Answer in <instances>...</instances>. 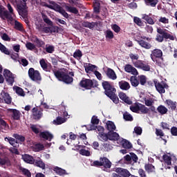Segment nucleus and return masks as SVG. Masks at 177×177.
I'll list each match as a JSON object with an SVG mask.
<instances>
[{"mask_svg":"<svg viewBox=\"0 0 177 177\" xmlns=\"http://www.w3.org/2000/svg\"><path fill=\"white\" fill-rule=\"evenodd\" d=\"M120 89L124 91H128L130 89V84L124 80H122L118 82Z\"/></svg>","mask_w":177,"mask_h":177,"instance_id":"obj_25","label":"nucleus"},{"mask_svg":"<svg viewBox=\"0 0 177 177\" xmlns=\"http://www.w3.org/2000/svg\"><path fill=\"white\" fill-rule=\"evenodd\" d=\"M53 74L56 79L66 84H71L74 81V78L73 77H74V72L69 73L70 75L72 77L69 76V75L66 72L60 71H53Z\"/></svg>","mask_w":177,"mask_h":177,"instance_id":"obj_2","label":"nucleus"},{"mask_svg":"<svg viewBox=\"0 0 177 177\" xmlns=\"http://www.w3.org/2000/svg\"><path fill=\"white\" fill-rule=\"evenodd\" d=\"M113 170L115 173H112V177H130L131 176V172L127 169L116 167Z\"/></svg>","mask_w":177,"mask_h":177,"instance_id":"obj_6","label":"nucleus"},{"mask_svg":"<svg viewBox=\"0 0 177 177\" xmlns=\"http://www.w3.org/2000/svg\"><path fill=\"white\" fill-rule=\"evenodd\" d=\"M17 10L19 15H26L28 13V10L26 9V4L23 3H17Z\"/></svg>","mask_w":177,"mask_h":177,"instance_id":"obj_12","label":"nucleus"},{"mask_svg":"<svg viewBox=\"0 0 177 177\" xmlns=\"http://www.w3.org/2000/svg\"><path fill=\"white\" fill-rule=\"evenodd\" d=\"M102 86L103 87L104 91V93L106 95L107 97L111 99L113 103L118 104L119 98L115 94L117 92L116 88L114 85L111 84L109 81H103L102 83Z\"/></svg>","mask_w":177,"mask_h":177,"instance_id":"obj_1","label":"nucleus"},{"mask_svg":"<svg viewBox=\"0 0 177 177\" xmlns=\"http://www.w3.org/2000/svg\"><path fill=\"white\" fill-rule=\"evenodd\" d=\"M12 100V98L11 95H10L8 92H6L4 91H2L1 92L0 103L11 104Z\"/></svg>","mask_w":177,"mask_h":177,"instance_id":"obj_9","label":"nucleus"},{"mask_svg":"<svg viewBox=\"0 0 177 177\" xmlns=\"http://www.w3.org/2000/svg\"><path fill=\"white\" fill-rule=\"evenodd\" d=\"M15 93L19 95V96L25 97L26 93L22 88L17 86L15 88Z\"/></svg>","mask_w":177,"mask_h":177,"instance_id":"obj_48","label":"nucleus"},{"mask_svg":"<svg viewBox=\"0 0 177 177\" xmlns=\"http://www.w3.org/2000/svg\"><path fill=\"white\" fill-rule=\"evenodd\" d=\"M50 3H51V5H53V6H48V8L53 9V10H55V12H58L60 13L61 10H62V6H60L59 4L56 3L53 1H51V2H50Z\"/></svg>","mask_w":177,"mask_h":177,"instance_id":"obj_28","label":"nucleus"},{"mask_svg":"<svg viewBox=\"0 0 177 177\" xmlns=\"http://www.w3.org/2000/svg\"><path fill=\"white\" fill-rule=\"evenodd\" d=\"M106 129L109 131H113L116 130V126L112 121L106 122Z\"/></svg>","mask_w":177,"mask_h":177,"instance_id":"obj_33","label":"nucleus"},{"mask_svg":"<svg viewBox=\"0 0 177 177\" xmlns=\"http://www.w3.org/2000/svg\"><path fill=\"white\" fill-rule=\"evenodd\" d=\"M131 86H133L134 87H137L139 84V81L136 77H133V78L131 77Z\"/></svg>","mask_w":177,"mask_h":177,"instance_id":"obj_60","label":"nucleus"},{"mask_svg":"<svg viewBox=\"0 0 177 177\" xmlns=\"http://www.w3.org/2000/svg\"><path fill=\"white\" fill-rule=\"evenodd\" d=\"M8 111L12 113V118L14 120H19L21 113L18 109H8Z\"/></svg>","mask_w":177,"mask_h":177,"instance_id":"obj_13","label":"nucleus"},{"mask_svg":"<svg viewBox=\"0 0 177 177\" xmlns=\"http://www.w3.org/2000/svg\"><path fill=\"white\" fill-rule=\"evenodd\" d=\"M3 75L7 83L10 86H12L13 83H15V75H13L10 71L5 68Z\"/></svg>","mask_w":177,"mask_h":177,"instance_id":"obj_10","label":"nucleus"},{"mask_svg":"<svg viewBox=\"0 0 177 177\" xmlns=\"http://www.w3.org/2000/svg\"><path fill=\"white\" fill-rule=\"evenodd\" d=\"M154 85L156 89L160 94L165 93V89H168L169 86L165 81L158 82L157 80H154Z\"/></svg>","mask_w":177,"mask_h":177,"instance_id":"obj_7","label":"nucleus"},{"mask_svg":"<svg viewBox=\"0 0 177 177\" xmlns=\"http://www.w3.org/2000/svg\"><path fill=\"white\" fill-rule=\"evenodd\" d=\"M108 140H113V141H120V135L117 132H114V131L108 132Z\"/></svg>","mask_w":177,"mask_h":177,"instance_id":"obj_17","label":"nucleus"},{"mask_svg":"<svg viewBox=\"0 0 177 177\" xmlns=\"http://www.w3.org/2000/svg\"><path fill=\"white\" fill-rule=\"evenodd\" d=\"M124 71L127 73H131L133 75H138V71L136 68L133 67L131 64H126Z\"/></svg>","mask_w":177,"mask_h":177,"instance_id":"obj_23","label":"nucleus"},{"mask_svg":"<svg viewBox=\"0 0 177 177\" xmlns=\"http://www.w3.org/2000/svg\"><path fill=\"white\" fill-rule=\"evenodd\" d=\"M80 153L82 155V156H87V157H89L91 155L90 151H88L87 149H80Z\"/></svg>","mask_w":177,"mask_h":177,"instance_id":"obj_58","label":"nucleus"},{"mask_svg":"<svg viewBox=\"0 0 177 177\" xmlns=\"http://www.w3.org/2000/svg\"><path fill=\"white\" fill-rule=\"evenodd\" d=\"M142 19L145 20L149 25H154V20L151 17H149L148 15L144 14Z\"/></svg>","mask_w":177,"mask_h":177,"instance_id":"obj_42","label":"nucleus"},{"mask_svg":"<svg viewBox=\"0 0 177 177\" xmlns=\"http://www.w3.org/2000/svg\"><path fill=\"white\" fill-rule=\"evenodd\" d=\"M26 49L28 50H37L36 44L31 43V41H27L26 44Z\"/></svg>","mask_w":177,"mask_h":177,"instance_id":"obj_40","label":"nucleus"},{"mask_svg":"<svg viewBox=\"0 0 177 177\" xmlns=\"http://www.w3.org/2000/svg\"><path fill=\"white\" fill-rule=\"evenodd\" d=\"M157 32L158 34L156 35V40H157L158 42H162L164 39H170L172 41L175 40V37L173 36V35L169 33L167 29L159 27L157 28Z\"/></svg>","mask_w":177,"mask_h":177,"instance_id":"obj_4","label":"nucleus"},{"mask_svg":"<svg viewBox=\"0 0 177 177\" xmlns=\"http://www.w3.org/2000/svg\"><path fill=\"white\" fill-rule=\"evenodd\" d=\"M39 64H40L41 66L42 67V69L46 71V72H48V64L46 63V62L44 59H41L39 61Z\"/></svg>","mask_w":177,"mask_h":177,"instance_id":"obj_54","label":"nucleus"},{"mask_svg":"<svg viewBox=\"0 0 177 177\" xmlns=\"http://www.w3.org/2000/svg\"><path fill=\"white\" fill-rule=\"evenodd\" d=\"M22 159L28 164H35V159L32 156L25 154L22 156Z\"/></svg>","mask_w":177,"mask_h":177,"instance_id":"obj_24","label":"nucleus"},{"mask_svg":"<svg viewBox=\"0 0 177 177\" xmlns=\"http://www.w3.org/2000/svg\"><path fill=\"white\" fill-rule=\"evenodd\" d=\"M93 12H95L96 15H99V13L100 12V3L95 1L93 3Z\"/></svg>","mask_w":177,"mask_h":177,"instance_id":"obj_39","label":"nucleus"},{"mask_svg":"<svg viewBox=\"0 0 177 177\" xmlns=\"http://www.w3.org/2000/svg\"><path fill=\"white\" fill-rule=\"evenodd\" d=\"M41 17H42V19L43 21L47 24L48 26H53V23L52 22V21L50 19H49V17L47 16V15L44 14V13H41Z\"/></svg>","mask_w":177,"mask_h":177,"instance_id":"obj_41","label":"nucleus"},{"mask_svg":"<svg viewBox=\"0 0 177 177\" xmlns=\"http://www.w3.org/2000/svg\"><path fill=\"white\" fill-rule=\"evenodd\" d=\"M34 165L37 167L41 168L42 169H44L46 168L45 163L41 160H35Z\"/></svg>","mask_w":177,"mask_h":177,"instance_id":"obj_51","label":"nucleus"},{"mask_svg":"<svg viewBox=\"0 0 177 177\" xmlns=\"http://www.w3.org/2000/svg\"><path fill=\"white\" fill-rule=\"evenodd\" d=\"M0 18L3 19H5L6 18L9 19L10 21L12 20V15L9 14L8 10L3 11L1 7H0Z\"/></svg>","mask_w":177,"mask_h":177,"instance_id":"obj_19","label":"nucleus"},{"mask_svg":"<svg viewBox=\"0 0 177 177\" xmlns=\"http://www.w3.org/2000/svg\"><path fill=\"white\" fill-rule=\"evenodd\" d=\"M80 87L84 88L86 90H91L92 88H96L99 86L97 81L94 79L82 78L80 83Z\"/></svg>","mask_w":177,"mask_h":177,"instance_id":"obj_5","label":"nucleus"},{"mask_svg":"<svg viewBox=\"0 0 177 177\" xmlns=\"http://www.w3.org/2000/svg\"><path fill=\"white\" fill-rule=\"evenodd\" d=\"M9 129V124L3 120V119L0 118V130H8Z\"/></svg>","mask_w":177,"mask_h":177,"instance_id":"obj_37","label":"nucleus"},{"mask_svg":"<svg viewBox=\"0 0 177 177\" xmlns=\"http://www.w3.org/2000/svg\"><path fill=\"white\" fill-rule=\"evenodd\" d=\"M130 110L133 111V113H138L140 111V102H135L133 105H131Z\"/></svg>","mask_w":177,"mask_h":177,"instance_id":"obj_36","label":"nucleus"},{"mask_svg":"<svg viewBox=\"0 0 177 177\" xmlns=\"http://www.w3.org/2000/svg\"><path fill=\"white\" fill-rule=\"evenodd\" d=\"M123 118L126 121H133V115H131L130 113H128L127 111L124 112V113L123 114Z\"/></svg>","mask_w":177,"mask_h":177,"instance_id":"obj_52","label":"nucleus"},{"mask_svg":"<svg viewBox=\"0 0 177 177\" xmlns=\"http://www.w3.org/2000/svg\"><path fill=\"white\" fill-rule=\"evenodd\" d=\"M145 3L148 6H151V8H156L157 3H158V0H145Z\"/></svg>","mask_w":177,"mask_h":177,"instance_id":"obj_38","label":"nucleus"},{"mask_svg":"<svg viewBox=\"0 0 177 177\" xmlns=\"http://www.w3.org/2000/svg\"><path fill=\"white\" fill-rule=\"evenodd\" d=\"M103 149L104 151H109L112 150L113 146L109 144V142H104Z\"/></svg>","mask_w":177,"mask_h":177,"instance_id":"obj_55","label":"nucleus"},{"mask_svg":"<svg viewBox=\"0 0 177 177\" xmlns=\"http://www.w3.org/2000/svg\"><path fill=\"white\" fill-rule=\"evenodd\" d=\"M53 171H55V173L59 175L60 176H62L63 175L67 174V172H66V169H64L62 168H59L57 166L54 167Z\"/></svg>","mask_w":177,"mask_h":177,"instance_id":"obj_32","label":"nucleus"},{"mask_svg":"<svg viewBox=\"0 0 177 177\" xmlns=\"http://www.w3.org/2000/svg\"><path fill=\"white\" fill-rule=\"evenodd\" d=\"M139 111H141L142 114L149 113V109L145 106V105L140 104H139Z\"/></svg>","mask_w":177,"mask_h":177,"instance_id":"obj_45","label":"nucleus"},{"mask_svg":"<svg viewBox=\"0 0 177 177\" xmlns=\"http://www.w3.org/2000/svg\"><path fill=\"white\" fill-rule=\"evenodd\" d=\"M95 26V22H91V23L88 22V21L82 22V26L86 27V28H89V29L94 28Z\"/></svg>","mask_w":177,"mask_h":177,"instance_id":"obj_46","label":"nucleus"},{"mask_svg":"<svg viewBox=\"0 0 177 177\" xmlns=\"http://www.w3.org/2000/svg\"><path fill=\"white\" fill-rule=\"evenodd\" d=\"M163 160L167 165H171L172 158L167 154L163 155Z\"/></svg>","mask_w":177,"mask_h":177,"instance_id":"obj_49","label":"nucleus"},{"mask_svg":"<svg viewBox=\"0 0 177 177\" xmlns=\"http://www.w3.org/2000/svg\"><path fill=\"white\" fill-rule=\"evenodd\" d=\"M4 140L6 142H9L10 145L12 146L13 147H16L15 144H17V140H15V138L11 137H6L4 138Z\"/></svg>","mask_w":177,"mask_h":177,"instance_id":"obj_43","label":"nucleus"},{"mask_svg":"<svg viewBox=\"0 0 177 177\" xmlns=\"http://www.w3.org/2000/svg\"><path fill=\"white\" fill-rule=\"evenodd\" d=\"M98 140L102 142H106L109 140V132L104 133L103 132H98Z\"/></svg>","mask_w":177,"mask_h":177,"instance_id":"obj_27","label":"nucleus"},{"mask_svg":"<svg viewBox=\"0 0 177 177\" xmlns=\"http://www.w3.org/2000/svg\"><path fill=\"white\" fill-rule=\"evenodd\" d=\"M140 69L145 71V72H149V71L151 70V66L149 64H144L143 61H142Z\"/></svg>","mask_w":177,"mask_h":177,"instance_id":"obj_56","label":"nucleus"},{"mask_svg":"<svg viewBox=\"0 0 177 177\" xmlns=\"http://www.w3.org/2000/svg\"><path fill=\"white\" fill-rule=\"evenodd\" d=\"M167 106L169 109H171L172 111H176L177 109V103L176 102H174L171 99H167L165 101Z\"/></svg>","mask_w":177,"mask_h":177,"instance_id":"obj_20","label":"nucleus"},{"mask_svg":"<svg viewBox=\"0 0 177 177\" xmlns=\"http://www.w3.org/2000/svg\"><path fill=\"white\" fill-rule=\"evenodd\" d=\"M12 137L15 138V140H19L20 142L26 141V138L24 137V136H22V135H19V134H17V133H14L12 135Z\"/></svg>","mask_w":177,"mask_h":177,"instance_id":"obj_53","label":"nucleus"},{"mask_svg":"<svg viewBox=\"0 0 177 177\" xmlns=\"http://www.w3.org/2000/svg\"><path fill=\"white\" fill-rule=\"evenodd\" d=\"M100 160H101L102 167H104L106 169L111 168L112 162L109 160V158H106V156L100 158Z\"/></svg>","mask_w":177,"mask_h":177,"instance_id":"obj_16","label":"nucleus"},{"mask_svg":"<svg viewBox=\"0 0 177 177\" xmlns=\"http://www.w3.org/2000/svg\"><path fill=\"white\" fill-rule=\"evenodd\" d=\"M106 38L109 39H113L114 34H113V31H111L110 30H106Z\"/></svg>","mask_w":177,"mask_h":177,"instance_id":"obj_62","label":"nucleus"},{"mask_svg":"<svg viewBox=\"0 0 177 177\" xmlns=\"http://www.w3.org/2000/svg\"><path fill=\"white\" fill-rule=\"evenodd\" d=\"M21 170L23 174L25 176H26V177H31V173L29 171V169H26V168H21Z\"/></svg>","mask_w":177,"mask_h":177,"instance_id":"obj_59","label":"nucleus"},{"mask_svg":"<svg viewBox=\"0 0 177 177\" xmlns=\"http://www.w3.org/2000/svg\"><path fill=\"white\" fill-rule=\"evenodd\" d=\"M0 51L2 53L6 54V55H10V50H8V48H6L4 46V44H1V42H0Z\"/></svg>","mask_w":177,"mask_h":177,"instance_id":"obj_44","label":"nucleus"},{"mask_svg":"<svg viewBox=\"0 0 177 177\" xmlns=\"http://www.w3.org/2000/svg\"><path fill=\"white\" fill-rule=\"evenodd\" d=\"M88 64V66H84L85 67V72L86 73H88L89 72H93V70L95 68V65H93L92 64Z\"/></svg>","mask_w":177,"mask_h":177,"instance_id":"obj_50","label":"nucleus"},{"mask_svg":"<svg viewBox=\"0 0 177 177\" xmlns=\"http://www.w3.org/2000/svg\"><path fill=\"white\" fill-rule=\"evenodd\" d=\"M46 52L48 53H53L55 52V46H49L46 48Z\"/></svg>","mask_w":177,"mask_h":177,"instance_id":"obj_64","label":"nucleus"},{"mask_svg":"<svg viewBox=\"0 0 177 177\" xmlns=\"http://www.w3.org/2000/svg\"><path fill=\"white\" fill-rule=\"evenodd\" d=\"M136 42L139 46H140L142 48L149 50L151 49V44H150L149 41L143 40V39H136Z\"/></svg>","mask_w":177,"mask_h":177,"instance_id":"obj_11","label":"nucleus"},{"mask_svg":"<svg viewBox=\"0 0 177 177\" xmlns=\"http://www.w3.org/2000/svg\"><path fill=\"white\" fill-rule=\"evenodd\" d=\"M120 144L125 149H131L133 147V145L129 141L127 140V139L121 138L120 140Z\"/></svg>","mask_w":177,"mask_h":177,"instance_id":"obj_26","label":"nucleus"},{"mask_svg":"<svg viewBox=\"0 0 177 177\" xmlns=\"http://www.w3.org/2000/svg\"><path fill=\"white\" fill-rule=\"evenodd\" d=\"M30 129L33 133L35 134H39V129L37 127V125L35 124H32L30 126Z\"/></svg>","mask_w":177,"mask_h":177,"instance_id":"obj_63","label":"nucleus"},{"mask_svg":"<svg viewBox=\"0 0 177 177\" xmlns=\"http://www.w3.org/2000/svg\"><path fill=\"white\" fill-rule=\"evenodd\" d=\"M34 149H35V151H40L44 150V145H42V144H36V145L34 146Z\"/></svg>","mask_w":177,"mask_h":177,"instance_id":"obj_57","label":"nucleus"},{"mask_svg":"<svg viewBox=\"0 0 177 177\" xmlns=\"http://www.w3.org/2000/svg\"><path fill=\"white\" fill-rule=\"evenodd\" d=\"M32 115L35 120H40V118L43 116V113L41 111H39L38 108H33L32 109Z\"/></svg>","mask_w":177,"mask_h":177,"instance_id":"obj_22","label":"nucleus"},{"mask_svg":"<svg viewBox=\"0 0 177 177\" xmlns=\"http://www.w3.org/2000/svg\"><path fill=\"white\" fill-rule=\"evenodd\" d=\"M32 42L35 44V46L40 48V47H43L45 46V41L40 39V38H39L37 36H32L31 38Z\"/></svg>","mask_w":177,"mask_h":177,"instance_id":"obj_15","label":"nucleus"},{"mask_svg":"<svg viewBox=\"0 0 177 177\" xmlns=\"http://www.w3.org/2000/svg\"><path fill=\"white\" fill-rule=\"evenodd\" d=\"M67 118H62V117H57L53 121V123L55 125H60L66 122Z\"/></svg>","mask_w":177,"mask_h":177,"instance_id":"obj_30","label":"nucleus"},{"mask_svg":"<svg viewBox=\"0 0 177 177\" xmlns=\"http://www.w3.org/2000/svg\"><path fill=\"white\" fill-rule=\"evenodd\" d=\"M28 75L30 79L33 81L37 82L41 80V75L39 73V71H35L34 68H30Z\"/></svg>","mask_w":177,"mask_h":177,"instance_id":"obj_8","label":"nucleus"},{"mask_svg":"<svg viewBox=\"0 0 177 177\" xmlns=\"http://www.w3.org/2000/svg\"><path fill=\"white\" fill-rule=\"evenodd\" d=\"M156 134L157 136H160L161 140L165 141V144L167 143V140L166 138H163L165 137V133L160 129H156Z\"/></svg>","mask_w":177,"mask_h":177,"instance_id":"obj_35","label":"nucleus"},{"mask_svg":"<svg viewBox=\"0 0 177 177\" xmlns=\"http://www.w3.org/2000/svg\"><path fill=\"white\" fill-rule=\"evenodd\" d=\"M65 8L67 12L73 13V15H78L80 13L79 10H77L76 7L66 6Z\"/></svg>","mask_w":177,"mask_h":177,"instance_id":"obj_31","label":"nucleus"},{"mask_svg":"<svg viewBox=\"0 0 177 177\" xmlns=\"http://www.w3.org/2000/svg\"><path fill=\"white\" fill-rule=\"evenodd\" d=\"M133 22L136 24L137 26H143V23L141 21L140 18L138 17H135L133 18Z\"/></svg>","mask_w":177,"mask_h":177,"instance_id":"obj_61","label":"nucleus"},{"mask_svg":"<svg viewBox=\"0 0 177 177\" xmlns=\"http://www.w3.org/2000/svg\"><path fill=\"white\" fill-rule=\"evenodd\" d=\"M91 122L92 124H88L87 127V129L88 131L95 130L96 127H95V124H99L100 119H98L97 117H95V115H93V117L91 118Z\"/></svg>","mask_w":177,"mask_h":177,"instance_id":"obj_14","label":"nucleus"},{"mask_svg":"<svg viewBox=\"0 0 177 177\" xmlns=\"http://www.w3.org/2000/svg\"><path fill=\"white\" fill-rule=\"evenodd\" d=\"M156 110L160 115H165L168 113V108L165 107V105H159Z\"/></svg>","mask_w":177,"mask_h":177,"instance_id":"obj_29","label":"nucleus"},{"mask_svg":"<svg viewBox=\"0 0 177 177\" xmlns=\"http://www.w3.org/2000/svg\"><path fill=\"white\" fill-rule=\"evenodd\" d=\"M39 137L44 138L46 140L51 141L53 138V134L49 131H42L39 133Z\"/></svg>","mask_w":177,"mask_h":177,"instance_id":"obj_21","label":"nucleus"},{"mask_svg":"<svg viewBox=\"0 0 177 177\" xmlns=\"http://www.w3.org/2000/svg\"><path fill=\"white\" fill-rule=\"evenodd\" d=\"M162 50H160V48H155L151 50L150 57L152 62H156L158 66L162 67L164 64V58L162 57Z\"/></svg>","mask_w":177,"mask_h":177,"instance_id":"obj_3","label":"nucleus"},{"mask_svg":"<svg viewBox=\"0 0 177 177\" xmlns=\"http://www.w3.org/2000/svg\"><path fill=\"white\" fill-rule=\"evenodd\" d=\"M106 76L109 79L112 80H117V74L113 70V68H108L106 71Z\"/></svg>","mask_w":177,"mask_h":177,"instance_id":"obj_18","label":"nucleus"},{"mask_svg":"<svg viewBox=\"0 0 177 177\" xmlns=\"http://www.w3.org/2000/svg\"><path fill=\"white\" fill-rule=\"evenodd\" d=\"M145 169L148 173L156 171L155 166L151 165V163H146L145 165Z\"/></svg>","mask_w":177,"mask_h":177,"instance_id":"obj_34","label":"nucleus"},{"mask_svg":"<svg viewBox=\"0 0 177 177\" xmlns=\"http://www.w3.org/2000/svg\"><path fill=\"white\" fill-rule=\"evenodd\" d=\"M14 28L15 29L19 30L20 32H23V30H24L23 27V24H21L17 20H15Z\"/></svg>","mask_w":177,"mask_h":177,"instance_id":"obj_47","label":"nucleus"}]
</instances>
